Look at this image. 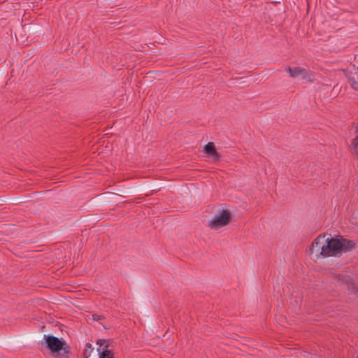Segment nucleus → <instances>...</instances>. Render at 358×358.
<instances>
[{"mask_svg":"<svg viewBox=\"0 0 358 358\" xmlns=\"http://www.w3.org/2000/svg\"><path fill=\"white\" fill-rule=\"evenodd\" d=\"M99 358H113L112 350L101 351V354H99Z\"/></svg>","mask_w":358,"mask_h":358,"instance_id":"obj_9","label":"nucleus"},{"mask_svg":"<svg viewBox=\"0 0 358 358\" xmlns=\"http://www.w3.org/2000/svg\"><path fill=\"white\" fill-rule=\"evenodd\" d=\"M230 221V215L227 210H222L208 222V226L213 229H218L227 225Z\"/></svg>","mask_w":358,"mask_h":358,"instance_id":"obj_4","label":"nucleus"},{"mask_svg":"<svg viewBox=\"0 0 358 358\" xmlns=\"http://www.w3.org/2000/svg\"><path fill=\"white\" fill-rule=\"evenodd\" d=\"M351 86L354 89L357 90L358 89V83L354 80L353 82L351 83Z\"/></svg>","mask_w":358,"mask_h":358,"instance_id":"obj_13","label":"nucleus"},{"mask_svg":"<svg viewBox=\"0 0 358 358\" xmlns=\"http://www.w3.org/2000/svg\"><path fill=\"white\" fill-rule=\"evenodd\" d=\"M92 318H93V320H95V321H99V320H101L102 316H101V315H99L94 314V315H92Z\"/></svg>","mask_w":358,"mask_h":358,"instance_id":"obj_12","label":"nucleus"},{"mask_svg":"<svg viewBox=\"0 0 358 358\" xmlns=\"http://www.w3.org/2000/svg\"><path fill=\"white\" fill-rule=\"evenodd\" d=\"M203 152L209 156L212 157L213 161L219 160L220 155L216 151L215 145L212 142L208 143L203 148Z\"/></svg>","mask_w":358,"mask_h":358,"instance_id":"obj_5","label":"nucleus"},{"mask_svg":"<svg viewBox=\"0 0 358 358\" xmlns=\"http://www.w3.org/2000/svg\"><path fill=\"white\" fill-rule=\"evenodd\" d=\"M358 358V357H357Z\"/></svg>","mask_w":358,"mask_h":358,"instance_id":"obj_14","label":"nucleus"},{"mask_svg":"<svg viewBox=\"0 0 358 358\" xmlns=\"http://www.w3.org/2000/svg\"><path fill=\"white\" fill-rule=\"evenodd\" d=\"M109 340L106 339H99L96 341L97 347V352L99 354H101V351L104 350H110L109 349Z\"/></svg>","mask_w":358,"mask_h":358,"instance_id":"obj_7","label":"nucleus"},{"mask_svg":"<svg viewBox=\"0 0 358 358\" xmlns=\"http://www.w3.org/2000/svg\"><path fill=\"white\" fill-rule=\"evenodd\" d=\"M285 70L292 78L298 77L299 76L302 75L305 71V69L301 67H287Z\"/></svg>","mask_w":358,"mask_h":358,"instance_id":"obj_6","label":"nucleus"},{"mask_svg":"<svg viewBox=\"0 0 358 358\" xmlns=\"http://www.w3.org/2000/svg\"><path fill=\"white\" fill-rule=\"evenodd\" d=\"M94 348L92 346V344L90 343H87L85 345V349L84 350V355L85 356H87V353L89 352H92L93 351Z\"/></svg>","mask_w":358,"mask_h":358,"instance_id":"obj_11","label":"nucleus"},{"mask_svg":"<svg viewBox=\"0 0 358 358\" xmlns=\"http://www.w3.org/2000/svg\"><path fill=\"white\" fill-rule=\"evenodd\" d=\"M356 129V136L353 139L352 143V147L355 155L358 158V124L355 127Z\"/></svg>","mask_w":358,"mask_h":358,"instance_id":"obj_8","label":"nucleus"},{"mask_svg":"<svg viewBox=\"0 0 358 358\" xmlns=\"http://www.w3.org/2000/svg\"><path fill=\"white\" fill-rule=\"evenodd\" d=\"M356 245L357 243L355 241L348 240L343 236L325 238V257H339L343 253L352 251Z\"/></svg>","mask_w":358,"mask_h":358,"instance_id":"obj_1","label":"nucleus"},{"mask_svg":"<svg viewBox=\"0 0 358 358\" xmlns=\"http://www.w3.org/2000/svg\"><path fill=\"white\" fill-rule=\"evenodd\" d=\"M47 348L50 350L53 354H57V358H69L70 354V348L66 345L61 339L52 335H44Z\"/></svg>","mask_w":358,"mask_h":358,"instance_id":"obj_2","label":"nucleus"},{"mask_svg":"<svg viewBox=\"0 0 358 358\" xmlns=\"http://www.w3.org/2000/svg\"><path fill=\"white\" fill-rule=\"evenodd\" d=\"M325 236H318L312 243L309 248V256L312 259L316 261L320 257H325Z\"/></svg>","mask_w":358,"mask_h":358,"instance_id":"obj_3","label":"nucleus"},{"mask_svg":"<svg viewBox=\"0 0 358 358\" xmlns=\"http://www.w3.org/2000/svg\"><path fill=\"white\" fill-rule=\"evenodd\" d=\"M343 280L346 283L348 288L349 289H350L351 287L352 288L355 287V285H354L353 282H352V279L350 278V277H349V276L344 277Z\"/></svg>","mask_w":358,"mask_h":358,"instance_id":"obj_10","label":"nucleus"}]
</instances>
